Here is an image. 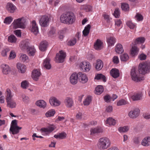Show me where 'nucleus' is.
Wrapping results in <instances>:
<instances>
[{
    "mask_svg": "<svg viewBox=\"0 0 150 150\" xmlns=\"http://www.w3.org/2000/svg\"><path fill=\"white\" fill-rule=\"evenodd\" d=\"M36 104L38 106L43 109L45 108L47 105L46 103L43 100H40L37 101Z\"/></svg>",
    "mask_w": 150,
    "mask_h": 150,
    "instance_id": "cd10ccee",
    "label": "nucleus"
},
{
    "mask_svg": "<svg viewBox=\"0 0 150 150\" xmlns=\"http://www.w3.org/2000/svg\"><path fill=\"white\" fill-rule=\"evenodd\" d=\"M56 128V127L53 125H51L46 128H42L40 129L41 132H44L46 134L51 132Z\"/></svg>",
    "mask_w": 150,
    "mask_h": 150,
    "instance_id": "1a4fd4ad",
    "label": "nucleus"
},
{
    "mask_svg": "<svg viewBox=\"0 0 150 150\" xmlns=\"http://www.w3.org/2000/svg\"><path fill=\"white\" fill-rule=\"evenodd\" d=\"M7 104V106L8 107L11 108H13L16 107V104L15 101L13 99L6 100Z\"/></svg>",
    "mask_w": 150,
    "mask_h": 150,
    "instance_id": "4be33fe9",
    "label": "nucleus"
},
{
    "mask_svg": "<svg viewBox=\"0 0 150 150\" xmlns=\"http://www.w3.org/2000/svg\"><path fill=\"white\" fill-rule=\"evenodd\" d=\"M142 144L144 146H148L150 145V137H147L144 138L142 140Z\"/></svg>",
    "mask_w": 150,
    "mask_h": 150,
    "instance_id": "bb28decb",
    "label": "nucleus"
},
{
    "mask_svg": "<svg viewBox=\"0 0 150 150\" xmlns=\"http://www.w3.org/2000/svg\"><path fill=\"white\" fill-rule=\"evenodd\" d=\"M115 51L117 53L119 54H122L124 51L122 45L120 44H117L115 48Z\"/></svg>",
    "mask_w": 150,
    "mask_h": 150,
    "instance_id": "7c9ffc66",
    "label": "nucleus"
},
{
    "mask_svg": "<svg viewBox=\"0 0 150 150\" xmlns=\"http://www.w3.org/2000/svg\"><path fill=\"white\" fill-rule=\"evenodd\" d=\"M107 42L108 46H113L115 42V39L114 37H110L108 39Z\"/></svg>",
    "mask_w": 150,
    "mask_h": 150,
    "instance_id": "2f4dec72",
    "label": "nucleus"
},
{
    "mask_svg": "<svg viewBox=\"0 0 150 150\" xmlns=\"http://www.w3.org/2000/svg\"><path fill=\"white\" fill-rule=\"evenodd\" d=\"M140 111L139 108H135L129 112L128 115L131 118H135L139 115Z\"/></svg>",
    "mask_w": 150,
    "mask_h": 150,
    "instance_id": "6e6552de",
    "label": "nucleus"
},
{
    "mask_svg": "<svg viewBox=\"0 0 150 150\" xmlns=\"http://www.w3.org/2000/svg\"><path fill=\"white\" fill-rule=\"evenodd\" d=\"M77 74L78 79L81 82L84 83L88 81V79L85 74L83 73L82 72H79Z\"/></svg>",
    "mask_w": 150,
    "mask_h": 150,
    "instance_id": "9d476101",
    "label": "nucleus"
},
{
    "mask_svg": "<svg viewBox=\"0 0 150 150\" xmlns=\"http://www.w3.org/2000/svg\"><path fill=\"white\" fill-rule=\"evenodd\" d=\"M17 40V38L15 36L13 35H11L8 37V41L11 43H15Z\"/></svg>",
    "mask_w": 150,
    "mask_h": 150,
    "instance_id": "a18cd8bd",
    "label": "nucleus"
},
{
    "mask_svg": "<svg viewBox=\"0 0 150 150\" xmlns=\"http://www.w3.org/2000/svg\"><path fill=\"white\" fill-rule=\"evenodd\" d=\"M111 76L114 78H116L119 76L120 73L119 70L116 69H112L110 71Z\"/></svg>",
    "mask_w": 150,
    "mask_h": 150,
    "instance_id": "6ab92c4d",
    "label": "nucleus"
},
{
    "mask_svg": "<svg viewBox=\"0 0 150 150\" xmlns=\"http://www.w3.org/2000/svg\"><path fill=\"white\" fill-rule=\"evenodd\" d=\"M120 58L122 61L126 62L129 59V57L127 54H124L120 55Z\"/></svg>",
    "mask_w": 150,
    "mask_h": 150,
    "instance_id": "c03bdc74",
    "label": "nucleus"
},
{
    "mask_svg": "<svg viewBox=\"0 0 150 150\" xmlns=\"http://www.w3.org/2000/svg\"><path fill=\"white\" fill-rule=\"evenodd\" d=\"M112 110V106H108L106 107V111L108 112H110Z\"/></svg>",
    "mask_w": 150,
    "mask_h": 150,
    "instance_id": "774afa93",
    "label": "nucleus"
},
{
    "mask_svg": "<svg viewBox=\"0 0 150 150\" xmlns=\"http://www.w3.org/2000/svg\"><path fill=\"white\" fill-rule=\"evenodd\" d=\"M104 100L107 103H109L111 100V97L109 95H107L104 97Z\"/></svg>",
    "mask_w": 150,
    "mask_h": 150,
    "instance_id": "bf43d9fd",
    "label": "nucleus"
},
{
    "mask_svg": "<svg viewBox=\"0 0 150 150\" xmlns=\"http://www.w3.org/2000/svg\"><path fill=\"white\" fill-rule=\"evenodd\" d=\"M135 18L138 21H142L143 19L142 16L139 13L137 14L135 16Z\"/></svg>",
    "mask_w": 150,
    "mask_h": 150,
    "instance_id": "13d9d810",
    "label": "nucleus"
},
{
    "mask_svg": "<svg viewBox=\"0 0 150 150\" xmlns=\"http://www.w3.org/2000/svg\"><path fill=\"white\" fill-rule=\"evenodd\" d=\"M26 51L30 56H33L36 52L35 49L32 47H29Z\"/></svg>",
    "mask_w": 150,
    "mask_h": 150,
    "instance_id": "72a5a7b5",
    "label": "nucleus"
},
{
    "mask_svg": "<svg viewBox=\"0 0 150 150\" xmlns=\"http://www.w3.org/2000/svg\"><path fill=\"white\" fill-rule=\"evenodd\" d=\"M28 59V57L25 54H22L20 57V60L23 62L25 61Z\"/></svg>",
    "mask_w": 150,
    "mask_h": 150,
    "instance_id": "603ef678",
    "label": "nucleus"
},
{
    "mask_svg": "<svg viewBox=\"0 0 150 150\" xmlns=\"http://www.w3.org/2000/svg\"><path fill=\"white\" fill-rule=\"evenodd\" d=\"M129 127L128 126H124L120 127L118 130L120 132H127L129 130Z\"/></svg>",
    "mask_w": 150,
    "mask_h": 150,
    "instance_id": "79ce46f5",
    "label": "nucleus"
},
{
    "mask_svg": "<svg viewBox=\"0 0 150 150\" xmlns=\"http://www.w3.org/2000/svg\"><path fill=\"white\" fill-rule=\"evenodd\" d=\"M55 113V111L54 110H51L47 111L45 114L47 117H50L54 116Z\"/></svg>",
    "mask_w": 150,
    "mask_h": 150,
    "instance_id": "49530a36",
    "label": "nucleus"
},
{
    "mask_svg": "<svg viewBox=\"0 0 150 150\" xmlns=\"http://www.w3.org/2000/svg\"><path fill=\"white\" fill-rule=\"evenodd\" d=\"M114 15L116 18H119L120 16V11L118 8L115 9L114 13Z\"/></svg>",
    "mask_w": 150,
    "mask_h": 150,
    "instance_id": "4d7b16f0",
    "label": "nucleus"
},
{
    "mask_svg": "<svg viewBox=\"0 0 150 150\" xmlns=\"http://www.w3.org/2000/svg\"><path fill=\"white\" fill-rule=\"evenodd\" d=\"M82 114L81 112L78 113L76 116V118L78 120H81L82 117Z\"/></svg>",
    "mask_w": 150,
    "mask_h": 150,
    "instance_id": "69168bd1",
    "label": "nucleus"
},
{
    "mask_svg": "<svg viewBox=\"0 0 150 150\" xmlns=\"http://www.w3.org/2000/svg\"><path fill=\"white\" fill-rule=\"evenodd\" d=\"M17 122V121L16 120H14L11 122L10 131L13 134H18L19 132V130L22 128L18 126Z\"/></svg>",
    "mask_w": 150,
    "mask_h": 150,
    "instance_id": "39448f33",
    "label": "nucleus"
},
{
    "mask_svg": "<svg viewBox=\"0 0 150 150\" xmlns=\"http://www.w3.org/2000/svg\"><path fill=\"white\" fill-rule=\"evenodd\" d=\"M91 96L87 97L83 101L84 105L87 106L91 102Z\"/></svg>",
    "mask_w": 150,
    "mask_h": 150,
    "instance_id": "09e8293b",
    "label": "nucleus"
},
{
    "mask_svg": "<svg viewBox=\"0 0 150 150\" xmlns=\"http://www.w3.org/2000/svg\"><path fill=\"white\" fill-rule=\"evenodd\" d=\"M49 102L51 105L54 106H58L61 104L60 101L54 97H52L50 98Z\"/></svg>",
    "mask_w": 150,
    "mask_h": 150,
    "instance_id": "9b49d317",
    "label": "nucleus"
},
{
    "mask_svg": "<svg viewBox=\"0 0 150 150\" xmlns=\"http://www.w3.org/2000/svg\"><path fill=\"white\" fill-rule=\"evenodd\" d=\"M127 103V102L124 99H121L117 103V106H121L123 105H125Z\"/></svg>",
    "mask_w": 150,
    "mask_h": 150,
    "instance_id": "6e6d98bb",
    "label": "nucleus"
},
{
    "mask_svg": "<svg viewBox=\"0 0 150 150\" xmlns=\"http://www.w3.org/2000/svg\"><path fill=\"white\" fill-rule=\"evenodd\" d=\"M59 52L60 55L57 54L56 55V62L58 63H62L64 62V59L66 57V53L62 50L60 51Z\"/></svg>",
    "mask_w": 150,
    "mask_h": 150,
    "instance_id": "0eeeda50",
    "label": "nucleus"
},
{
    "mask_svg": "<svg viewBox=\"0 0 150 150\" xmlns=\"http://www.w3.org/2000/svg\"><path fill=\"white\" fill-rule=\"evenodd\" d=\"M145 40V38L143 37H139L135 40L134 45H135L138 44L143 43Z\"/></svg>",
    "mask_w": 150,
    "mask_h": 150,
    "instance_id": "c9c22d12",
    "label": "nucleus"
},
{
    "mask_svg": "<svg viewBox=\"0 0 150 150\" xmlns=\"http://www.w3.org/2000/svg\"><path fill=\"white\" fill-rule=\"evenodd\" d=\"M78 74L76 73H74L71 74L70 78V83L73 85L77 83L78 82Z\"/></svg>",
    "mask_w": 150,
    "mask_h": 150,
    "instance_id": "4468645a",
    "label": "nucleus"
},
{
    "mask_svg": "<svg viewBox=\"0 0 150 150\" xmlns=\"http://www.w3.org/2000/svg\"><path fill=\"white\" fill-rule=\"evenodd\" d=\"M112 61L115 64H117L119 62L118 58L116 56H115L114 57Z\"/></svg>",
    "mask_w": 150,
    "mask_h": 150,
    "instance_id": "0e129e2a",
    "label": "nucleus"
},
{
    "mask_svg": "<svg viewBox=\"0 0 150 150\" xmlns=\"http://www.w3.org/2000/svg\"><path fill=\"white\" fill-rule=\"evenodd\" d=\"M126 24L130 29H133L135 27V25L131 21H127Z\"/></svg>",
    "mask_w": 150,
    "mask_h": 150,
    "instance_id": "864d4df0",
    "label": "nucleus"
},
{
    "mask_svg": "<svg viewBox=\"0 0 150 150\" xmlns=\"http://www.w3.org/2000/svg\"><path fill=\"white\" fill-rule=\"evenodd\" d=\"M142 97V95L141 93H138L134 94L132 96V98L134 101L140 100Z\"/></svg>",
    "mask_w": 150,
    "mask_h": 150,
    "instance_id": "4c0bfd02",
    "label": "nucleus"
},
{
    "mask_svg": "<svg viewBox=\"0 0 150 150\" xmlns=\"http://www.w3.org/2000/svg\"><path fill=\"white\" fill-rule=\"evenodd\" d=\"M95 90L96 92V93L97 94L100 95L103 92L104 89L102 86L99 85L96 88Z\"/></svg>",
    "mask_w": 150,
    "mask_h": 150,
    "instance_id": "ea45409f",
    "label": "nucleus"
},
{
    "mask_svg": "<svg viewBox=\"0 0 150 150\" xmlns=\"http://www.w3.org/2000/svg\"><path fill=\"white\" fill-rule=\"evenodd\" d=\"M7 95L6 98V100L12 99V98L13 96L11 94L10 90L8 89H7L6 90Z\"/></svg>",
    "mask_w": 150,
    "mask_h": 150,
    "instance_id": "de8ad7c7",
    "label": "nucleus"
},
{
    "mask_svg": "<svg viewBox=\"0 0 150 150\" xmlns=\"http://www.w3.org/2000/svg\"><path fill=\"white\" fill-rule=\"evenodd\" d=\"M50 17H48L46 15H44L41 16L39 20V23L40 25L43 27L47 26L50 21Z\"/></svg>",
    "mask_w": 150,
    "mask_h": 150,
    "instance_id": "423d86ee",
    "label": "nucleus"
},
{
    "mask_svg": "<svg viewBox=\"0 0 150 150\" xmlns=\"http://www.w3.org/2000/svg\"><path fill=\"white\" fill-rule=\"evenodd\" d=\"M91 28L90 25H88L85 28L84 30L83 31V33L84 36H87L89 33L90 30Z\"/></svg>",
    "mask_w": 150,
    "mask_h": 150,
    "instance_id": "e433bc0d",
    "label": "nucleus"
},
{
    "mask_svg": "<svg viewBox=\"0 0 150 150\" xmlns=\"http://www.w3.org/2000/svg\"><path fill=\"white\" fill-rule=\"evenodd\" d=\"M22 98L23 100L25 103H27L29 100V98L25 96V95H23L22 96Z\"/></svg>",
    "mask_w": 150,
    "mask_h": 150,
    "instance_id": "e2e57ef3",
    "label": "nucleus"
},
{
    "mask_svg": "<svg viewBox=\"0 0 150 150\" xmlns=\"http://www.w3.org/2000/svg\"><path fill=\"white\" fill-rule=\"evenodd\" d=\"M64 103L66 106L68 108H71L73 105V101L72 99L70 97H67L64 101Z\"/></svg>",
    "mask_w": 150,
    "mask_h": 150,
    "instance_id": "2eb2a0df",
    "label": "nucleus"
},
{
    "mask_svg": "<svg viewBox=\"0 0 150 150\" xmlns=\"http://www.w3.org/2000/svg\"><path fill=\"white\" fill-rule=\"evenodd\" d=\"M111 142L109 139L106 137L100 138L97 144L98 148L100 150L107 149L110 145Z\"/></svg>",
    "mask_w": 150,
    "mask_h": 150,
    "instance_id": "7ed1b4c3",
    "label": "nucleus"
},
{
    "mask_svg": "<svg viewBox=\"0 0 150 150\" xmlns=\"http://www.w3.org/2000/svg\"><path fill=\"white\" fill-rule=\"evenodd\" d=\"M106 123L109 125H114L116 124V120L112 117H109L106 121Z\"/></svg>",
    "mask_w": 150,
    "mask_h": 150,
    "instance_id": "58836bf2",
    "label": "nucleus"
},
{
    "mask_svg": "<svg viewBox=\"0 0 150 150\" xmlns=\"http://www.w3.org/2000/svg\"><path fill=\"white\" fill-rule=\"evenodd\" d=\"M80 37V33L79 32L77 33L75 37L71 39L68 42V45H69L72 46L74 45L76 43L77 40H79Z\"/></svg>",
    "mask_w": 150,
    "mask_h": 150,
    "instance_id": "f8f14e48",
    "label": "nucleus"
},
{
    "mask_svg": "<svg viewBox=\"0 0 150 150\" xmlns=\"http://www.w3.org/2000/svg\"><path fill=\"white\" fill-rule=\"evenodd\" d=\"M20 47L22 50L26 51L30 47L29 43L27 41H23L21 43Z\"/></svg>",
    "mask_w": 150,
    "mask_h": 150,
    "instance_id": "f3484780",
    "label": "nucleus"
},
{
    "mask_svg": "<svg viewBox=\"0 0 150 150\" xmlns=\"http://www.w3.org/2000/svg\"><path fill=\"white\" fill-rule=\"evenodd\" d=\"M14 33L18 37H21V32L20 30H16L14 31Z\"/></svg>",
    "mask_w": 150,
    "mask_h": 150,
    "instance_id": "338daca9",
    "label": "nucleus"
},
{
    "mask_svg": "<svg viewBox=\"0 0 150 150\" xmlns=\"http://www.w3.org/2000/svg\"><path fill=\"white\" fill-rule=\"evenodd\" d=\"M139 51V49L135 45L132 46L131 50V54L132 56L137 55Z\"/></svg>",
    "mask_w": 150,
    "mask_h": 150,
    "instance_id": "473e14b6",
    "label": "nucleus"
},
{
    "mask_svg": "<svg viewBox=\"0 0 150 150\" xmlns=\"http://www.w3.org/2000/svg\"><path fill=\"white\" fill-rule=\"evenodd\" d=\"M26 19L24 17L18 18L15 20L12 24L16 28H24L26 24Z\"/></svg>",
    "mask_w": 150,
    "mask_h": 150,
    "instance_id": "20e7f679",
    "label": "nucleus"
},
{
    "mask_svg": "<svg viewBox=\"0 0 150 150\" xmlns=\"http://www.w3.org/2000/svg\"><path fill=\"white\" fill-rule=\"evenodd\" d=\"M9 51L10 50L8 48H6L2 51L1 54L3 56H6L7 53L9 52Z\"/></svg>",
    "mask_w": 150,
    "mask_h": 150,
    "instance_id": "052dcab7",
    "label": "nucleus"
},
{
    "mask_svg": "<svg viewBox=\"0 0 150 150\" xmlns=\"http://www.w3.org/2000/svg\"><path fill=\"white\" fill-rule=\"evenodd\" d=\"M50 60V59L47 58L44 60L43 62V66L47 69H50L51 67Z\"/></svg>",
    "mask_w": 150,
    "mask_h": 150,
    "instance_id": "b1692460",
    "label": "nucleus"
},
{
    "mask_svg": "<svg viewBox=\"0 0 150 150\" xmlns=\"http://www.w3.org/2000/svg\"><path fill=\"white\" fill-rule=\"evenodd\" d=\"M121 7L122 10L125 11H128L129 9V5L126 3L122 4Z\"/></svg>",
    "mask_w": 150,
    "mask_h": 150,
    "instance_id": "37998d69",
    "label": "nucleus"
},
{
    "mask_svg": "<svg viewBox=\"0 0 150 150\" xmlns=\"http://www.w3.org/2000/svg\"><path fill=\"white\" fill-rule=\"evenodd\" d=\"M16 54L13 50H12L10 52L8 59H14L16 57Z\"/></svg>",
    "mask_w": 150,
    "mask_h": 150,
    "instance_id": "5fc2aeb1",
    "label": "nucleus"
},
{
    "mask_svg": "<svg viewBox=\"0 0 150 150\" xmlns=\"http://www.w3.org/2000/svg\"><path fill=\"white\" fill-rule=\"evenodd\" d=\"M91 134V135L98 134L103 132L102 128L97 127L95 128H92L90 130Z\"/></svg>",
    "mask_w": 150,
    "mask_h": 150,
    "instance_id": "5701e85b",
    "label": "nucleus"
},
{
    "mask_svg": "<svg viewBox=\"0 0 150 150\" xmlns=\"http://www.w3.org/2000/svg\"><path fill=\"white\" fill-rule=\"evenodd\" d=\"M28 82L26 80L23 81L21 83V86L23 89H26L28 88Z\"/></svg>",
    "mask_w": 150,
    "mask_h": 150,
    "instance_id": "3c124183",
    "label": "nucleus"
},
{
    "mask_svg": "<svg viewBox=\"0 0 150 150\" xmlns=\"http://www.w3.org/2000/svg\"><path fill=\"white\" fill-rule=\"evenodd\" d=\"M48 45V43L47 41H44L42 42L39 47V49L41 51H44L46 50Z\"/></svg>",
    "mask_w": 150,
    "mask_h": 150,
    "instance_id": "393cba45",
    "label": "nucleus"
},
{
    "mask_svg": "<svg viewBox=\"0 0 150 150\" xmlns=\"http://www.w3.org/2000/svg\"><path fill=\"white\" fill-rule=\"evenodd\" d=\"M13 20V18L11 16H9L6 17L5 19L4 22L6 24H9Z\"/></svg>",
    "mask_w": 150,
    "mask_h": 150,
    "instance_id": "8fccbe9b",
    "label": "nucleus"
},
{
    "mask_svg": "<svg viewBox=\"0 0 150 150\" xmlns=\"http://www.w3.org/2000/svg\"><path fill=\"white\" fill-rule=\"evenodd\" d=\"M41 75V73L39 70L34 69L33 71L32 77L34 80L37 81Z\"/></svg>",
    "mask_w": 150,
    "mask_h": 150,
    "instance_id": "ddd939ff",
    "label": "nucleus"
},
{
    "mask_svg": "<svg viewBox=\"0 0 150 150\" xmlns=\"http://www.w3.org/2000/svg\"><path fill=\"white\" fill-rule=\"evenodd\" d=\"M83 7V9L86 11H90L91 9V7L89 5H84Z\"/></svg>",
    "mask_w": 150,
    "mask_h": 150,
    "instance_id": "680f3d73",
    "label": "nucleus"
},
{
    "mask_svg": "<svg viewBox=\"0 0 150 150\" xmlns=\"http://www.w3.org/2000/svg\"><path fill=\"white\" fill-rule=\"evenodd\" d=\"M95 79L97 80H102L104 82L106 81V77L102 74H98L96 76Z\"/></svg>",
    "mask_w": 150,
    "mask_h": 150,
    "instance_id": "f704fd0d",
    "label": "nucleus"
},
{
    "mask_svg": "<svg viewBox=\"0 0 150 150\" xmlns=\"http://www.w3.org/2000/svg\"><path fill=\"white\" fill-rule=\"evenodd\" d=\"M138 73L135 67H132L130 71V76L132 80L136 82H139L143 80L140 74H144L150 71V62H146L140 63L138 67Z\"/></svg>",
    "mask_w": 150,
    "mask_h": 150,
    "instance_id": "f257e3e1",
    "label": "nucleus"
},
{
    "mask_svg": "<svg viewBox=\"0 0 150 150\" xmlns=\"http://www.w3.org/2000/svg\"><path fill=\"white\" fill-rule=\"evenodd\" d=\"M16 8V7L10 2L8 3L6 6V9L11 13H14Z\"/></svg>",
    "mask_w": 150,
    "mask_h": 150,
    "instance_id": "dca6fc26",
    "label": "nucleus"
},
{
    "mask_svg": "<svg viewBox=\"0 0 150 150\" xmlns=\"http://www.w3.org/2000/svg\"><path fill=\"white\" fill-rule=\"evenodd\" d=\"M61 22L67 25L72 24L76 21L74 14L71 12H67L62 14L60 17Z\"/></svg>",
    "mask_w": 150,
    "mask_h": 150,
    "instance_id": "f03ea898",
    "label": "nucleus"
},
{
    "mask_svg": "<svg viewBox=\"0 0 150 150\" xmlns=\"http://www.w3.org/2000/svg\"><path fill=\"white\" fill-rule=\"evenodd\" d=\"M103 65V62L102 61L98 59L97 60L95 67L96 69L97 70H100L102 69Z\"/></svg>",
    "mask_w": 150,
    "mask_h": 150,
    "instance_id": "c756f323",
    "label": "nucleus"
},
{
    "mask_svg": "<svg viewBox=\"0 0 150 150\" xmlns=\"http://www.w3.org/2000/svg\"><path fill=\"white\" fill-rule=\"evenodd\" d=\"M17 67L18 69V71L21 73H24L26 71V67L25 65L20 63L17 64Z\"/></svg>",
    "mask_w": 150,
    "mask_h": 150,
    "instance_id": "aec40b11",
    "label": "nucleus"
},
{
    "mask_svg": "<svg viewBox=\"0 0 150 150\" xmlns=\"http://www.w3.org/2000/svg\"><path fill=\"white\" fill-rule=\"evenodd\" d=\"M56 30L54 28L52 27L49 31V36L53 37L56 36Z\"/></svg>",
    "mask_w": 150,
    "mask_h": 150,
    "instance_id": "a19ab883",
    "label": "nucleus"
},
{
    "mask_svg": "<svg viewBox=\"0 0 150 150\" xmlns=\"http://www.w3.org/2000/svg\"><path fill=\"white\" fill-rule=\"evenodd\" d=\"M31 32L35 35H36L39 32L38 27L35 21H32V28L31 29Z\"/></svg>",
    "mask_w": 150,
    "mask_h": 150,
    "instance_id": "a211bd4d",
    "label": "nucleus"
},
{
    "mask_svg": "<svg viewBox=\"0 0 150 150\" xmlns=\"http://www.w3.org/2000/svg\"><path fill=\"white\" fill-rule=\"evenodd\" d=\"M67 136L66 133L63 132L60 133H59L57 134L54 135V137L56 139H63L66 138Z\"/></svg>",
    "mask_w": 150,
    "mask_h": 150,
    "instance_id": "a878e982",
    "label": "nucleus"
},
{
    "mask_svg": "<svg viewBox=\"0 0 150 150\" xmlns=\"http://www.w3.org/2000/svg\"><path fill=\"white\" fill-rule=\"evenodd\" d=\"M103 42L101 40L97 39L94 44V48L96 50H99L102 48Z\"/></svg>",
    "mask_w": 150,
    "mask_h": 150,
    "instance_id": "412c9836",
    "label": "nucleus"
},
{
    "mask_svg": "<svg viewBox=\"0 0 150 150\" xmlns=\"http://www.w3.org/2000/svg\"><path fill=\"white\" fill-rule=\"evenodd\" d=\"M2 67H3L2 72L3 74L7 75L10 72L11 70L8 65L4 64L2 65Z\"/></svg>",
    "mask_w": 150,
    "mask_h": 150,
    "instance_id": "c85d7f7f",
    "label": "nucleus"
}]
</instances>
